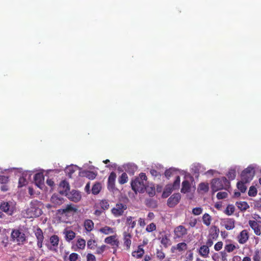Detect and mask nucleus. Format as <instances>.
Here are the masks:
<instances>
[{
    "label": "nucleus",
    "instance_id": "obj_1",
    "mask_svg": "<svg viewBox=\"0 0 261 261\" xmlns=\"http://www.w3.org/2000/svg\"><path fill=\"white\" fill-rule=\"evenodd\" d=\"M147 177L144 173H141L139 176L133 180L131 187L133 190L137 193H143L146 187Z\"/></svg>",
    "mask_w": 261,
    "mask_h": 261
},
{
    "label": "nucleus",
    "instance_id": "obj_2",
    "mask_svg": "<svg viewBox=\"0 0 261 261\" xmlns=\"http://www.w3.org/2000/svg\"><path fill=\"white\" fill-rule=\"evenodd\" d=\"M211 184L212 190L214 192H216L223 189H226L229 188L230 182L226 177H223L213 179Z\"/></svg>",
    "mask_w": 261,
    "mask_h": 261
},
{
    "label": "nucleus",
    "instance_id": "obj_3",
    "mask_svg": "<svg viewBox=\"0 0 261 261\" xmlns=\"http://www.w3.org/2000/svg\"><path fill=\"white\" fill-rule=\"evenodd\" d=\"M254 174L255 171L254 167L249 166L242 171L241 173V179L245 182H249L252 179Z\"/></svg>",
    "mask_w": 261,
    "mask_h": 261
},
{
    "label": "nucleus",
    "instance_id": "obj_4",
    "mask_svg": "<svg viewBox=\"0 0 261 261\" xmlns=\"http://www.w3.org/2000/svg\"><path fill=\"white\" fill-rule=\"evenodd\" d=\"M174 239H182L188 233L187 229L183 225H179L175 227L174 231Z\"/></svg>",
    "mask_w": 261,
    "mask_h": 261
},
{
    "label": "nucleus",
    "instance_id": "obj_5",
    "mask_svg": "<svg viewBox=\"0 0 261 261\" xmlns=\"http://www.w3.org/2000/svg\"><path fill=\"white\" fill-rule=\"evenodd\" d=\"M0 209L3 212H14L16 211L15 204L11 201H3L1 204Z\"/></svg>",
    "mask_w": 261,
    "mask_h": 261
},
{
    "label": "nucleus",
    "instance_id": "obj_6",
    "mask_svg": "<svg viewBox=\"0 0 261 261\" xmlns=\"http://www.w3.org/2000/svg\"><path fill=\"white\" fill-rule=\"evenodd\" d=\"M132 238V235L130 232H129V230L127 229V231H124L123 233V246L125 247V249L126 250H129L130 248V246L132 244V240L131 239Z\"/></svg>",
    "mask_w": 261,
    "mask_h": 261
},
{
    "label": "nucleus",
    "instance_id": "obj_7",
    "mask_svg": "<svg viewBox=\"0 0 261 261\" xmlns=\"http://www.w3.org/2000/svg\"><path fill=\"white\" fill-rule=\"evenodd\" d=\"M12 238L19 244L23 243L25 240L24 234L19 230H14L11 233Z\"/></svg>",
    "mask_w": 261,
    "mask_h": 261
},
{
    "label": "nucleus",
    "instance_id": "obj_8",
    "mask_svg": "<svg viewBox=\"0 0 261 261\" xmlns=\"http://www.w3.org/2000/svg\"><path fill=\"white\" fill-rule=\"evenodd\" d=\"M116 174L112 172L108 177L107 187L109 191H113L115 189V180Z\"/></svg>",
    "mask_w": 261,
    "mask_h": 261
},
{
    "label": "nucleus",
    "instance_id": "obj_9",
    "mask_svg": "<svg viewBox=\"0 0 261 261\" xmlns=\"http://www.w3.org/2000/svg\"><path fill=\"white\" fill-rule=\"evenodd\" d=\"M181 198V195L179 193L173 194L168 199L167 204L169 207H174L179 201Z\"/></svg>",
    "mask_w": 261,
    "mask_h": 261
},
{
    "label": "nucleus",
    "instance_id": "obj_10",
    "mask_svg": "<svg viewBox=\"0 0 261 261\" xmlns=\"http://www.w3.org/2000/svg\"><path fill=\"white\" fill-rule=\"evenodd\" d=\"M248 224L256 235L258 236L261 235V226L258 222L250 220L249 221Z\"/></svg>",
    "mask_w": 261,
    "mask_h": 261
},
{
    "label": "nucleus",
    "instance_id": "obj_11",
    "mask_svg": "<svg viewBox=\"0 0 261 261\" xmlns=\"http://www.w3.org/2000/svg\"><path fill=\"white\" fill-rule=\"evenodd\" d=\"M105 242L111 245L113 248H115V246L116 248H118L119 245V241L117 239H116V235L107 237L105 239Z\"/></svg>",
    "mask_w": 261,
    "mask_h": 261
},
{
    "label": "nucleus",
    "instance_id": "obj_12",
    "mask_svg": "<svg viewBox=\"0 0 261 261\" xmlns=\"http://www.w3.org/2000/svg\"><path fill=\"white\" fill-rule=\"evenodd\" d=\"M35 234L37 239V246L38 248H41L42 247V243L44 240L42 230L40 228L38 227L35 231Z\"/></svg>",
    "mask_w": 261,
    "mask_h": 261
},
{
    "label": "nucleus",
    "instance_id": "obj_13",
    "mask_svg": "<svg viewBox=\"0 0 261 261\" xmlns=\"http://www.w3.org/2000/svg\"><path fill=\"white\" fill-rule=\"evenodd\" d=\"M34 180L36 185L41 188L44 184V177L42 173H37L35 174Z\"/></svg>",
    "mask_w": 261,
    "mask_h": 261
},
{
    "label": "nucleus",
    "instance_id": "obj_14",
    "mask_svg": "<svg viewBox=\"0 0 261 261\" xmlns=\"http://www.w3.org/2000/svg\"><path fill=\"white\" fill-rule=\"evenodd\" d=\"M68 198L72 201L78 202L81 199V193L76 190H72L69 194H68Z\"/></svg>",
    "mask_w": 261,
    "mask_h": 261
},
{
    "label": "nucleus",
    "instance_id": "obj_15",
    "mask_svg": "<svg viewBox=\"0 0 261 261\" xmlns=\"http://www.w3.org/2000/svg\"><path fill=\"white\" fill-rule=\"evenodd\" d=\"M159 239L160 240L161 243L165 248H168L171 244V242L169 238V234H168L162 235Z\"/></svg>",
    "mask_w": 261,
    "mask_h": 261
},
{
    "label": "nucleus",
    "instance_id": "obj_16",
    "mask_svg": "<svg viewBox=\"0 0 261 261\" xmlns=\"http://www.w3.org/2000/svg\"><path fill=\"white\" fill-rule=\"evenodd\" d=\"M219 229L216 226H213L211 227L209 231L208 237L217 240L219 236Z\"/></svg>",
    "mask_w": 261,
    "mask_h": 261
},
{
    "label": "nucleus",
    "instance_id": "obj_17",
    "mask_svg": "<svg viewBox=\"0 0 261 261\" xmlns=\"http://www.w3.org/2000/svg\"><path fill=\"white\" fill-rule=\"evenodd\" d=\"M249 234L247 230L244 229L242 230L238 236V241L239 243L245 244L248 240Z\"/></svg>",
    "mask_w": 261,
    "mask_h": 261
},
{
    "label": "nucleus",
    "instance_id": "obj_18",
    "mask_svg": "<svg viewBox=\"0 0 261 261\" xmlns=\"http://www.w3.org/2000/svg\"><path fill=\"white\" fill-rule=\"evenodd\" d=\"M188 246L186 243L184 242L179 243L176 246H172L171 250L172 252H174V250H177L179 252H182L187 249Z\"/></svg>",
    "mask_w": 261,
    "mask_h": 261
},
{
    "label": "nucleus",
    "instance_id": "obj_19",
    "mask_svg": "<svg viewBox=\"0 0 261 261\" xmlns=\"http://www.w3.org/2000/svg\"><path fill=\"white\" fill-rule=\"evenodd\" d=\"M60 193L64 194L70 190L68 182L64 180L61 181L59 185Z\"/></svg>",
    "mask_w": 261,
    "mask_h": 261
},
{
    "label": "nucleus",
    "instance_id": "obj_20",
    "mask_svg": "<svg viewBox=\"0 0 261 261\" xmlns=\"http://www.w3.org/2000/svg\"><path fill=\"white\" fill-rule=\"evenodd\" d=\"M144 254V250L143 249L142 245H139L137 250L134 251L132 253V256L137 258H141Z\"/></svg>",
    "mask_w": 261,
    "mask_h": 261
},
{
    "label": "nucleus",
    "instance_id": "obj_21",
    "mask_svg": "<svg viewBox=\"0 0 261 261\" xmlns=\"http://www.w3.org/2000/svg\"><path fill=\"white\" fill-rule=\"evenodd\" d=\"M198 253L201 256L206 258L208 257L210 249L207 246L202 245L199 248Z\"/></svg>",
    "mask_w": 261,
    "mask_h": 261
},
{
    "label": "nucleus",
    "instance_id": "obj_22",
    "mask_svg": "<svg viewBox=\"0 0 261 261\" xmlns=\"http://www.w3.org/2000/svg\"><path fill=\"white\" fill-rule=\"evenodd\" d=\"M235 221L233 219L228 218L224 220V226L227 230H231L234 228Z\"/></svg>",
    "mask_w": 261,
    "mask_h": 261
},
{
    "label": "nucleus",
    "instance_id": "obj_23",
    "mask_svg": "<svg viewBox=\"0 0 261 261\" xmlns=\"http://www.w3.org/2000/svg\"><path fill=\"white\" fill-rule=\"evenodd\" d=\"M127 205L121 203H118L116 205L115 207L112 208V212H123L127 209Z\"/></svg>",
    "mask_w": 261,
    "mask_h": 261
},
{
    "label": "nucleus",
    "instance_id": "obj_24",
    "mask_svg": "<svg viewBox=\"0 0 261 261\" xmlns=\"http://www.w3.org/2000/svg\"><path fill=\"white\" fill-rule=\"evenodd\" d=\"M77 209L72 204H68L64 209H59L57 212H77Z\"/></svg>",
    "mask_w": 261,
    "mask_h": 261
},
{
    "label": "nucleus",
    "instance_id": "obj_25",
    "mask_svg": "<svg viewBox=\"0 0 261 261\" xmlns=\"http://www.w3.org/2000/svg\"><path fill=\"white\" fill-rule=\"evenodd\" d=\"M66 241L70 242L75 237V233L71 230L65 229L64 231Z\"/></svg>",
    "mask_w": 261,
    "mask_h": 261
},
{
    "label": "nucleus",
    "instance_id": "obj_26",
    "mask_svg": "<svg viewBox=\"0 0 261 261\" xmlns=\"http://www.w3.org/2000/svg\"><path fill=\"white\" fill-rule=\"evenodd\" d=\"M191 189V184L188 180H185L182 182L181 192L186 193L189 192Z\"/></svg>",
    "mask_w": 261,
    "mask_h": 261
},
{
    "label": "nucleus",
    "instance_id": "obj_27",
    "mask_svg": "<svg viewBox=\"0 0 261 261\" xmlns=\"http://www.w3.org/2000/svg\"><path fill=\"white\" fill-rule=\"evenodd\" d=\"M101 189V185L100 182L95 183L92 188V193L94 195L98 194Z\"/></svg>",
    "mask_w": 261,
    "mask_h": 261
},
{
    "label": "nucleus",
    "instance_id": "obj_28",
    "mask_svg": "<svg viewBox=\"0 0 261 261\" xmlns=\"http://www.w3.org/2000/svg\"><path fill=\"white\" fill-rule=\"evenodd\" d=\"M85 228L87 231H91L94 227V223L91 220H86L84 223Z\"/></svg>",
    "mask_w": 261,
    "mask_h": 261
},
{
    "label": "nucleus",
    "instance_id": "obj_29",
    "mask_svg": "<svg viewBox=\"0 0 261 261\" xmlns=\"http://www.w3.org/2000/svg\"><path fill=\"white\" fill-rule=\"evenodd\" d=\"M99 231L105 234H109L110 233H113L115 232L114 229L111 228L109 226H106L103 227H102L100 229Z\"/></svg>",
    "mask_w": 261,
    "mask_h": 261
},
{
    "label": "nucleus",
    "instance_id": "obj_30",
    "mask_svg": "<svg viewBox=\"0 0 261 261\" xmlns=\"http://www.w3.org/2000/svg\"><path fill=\"white\" fill-rule=\"evenodd\" d=\"M236 204L239 209L242 211H245L249 207L248 203L245 201L237 202Z\"/></svg>",
    "mask_w": 261,
    "mask_h": 261
},
{
    "label": "nucleus",
    "instance_id": "obj_31",
    "mask_svg": "<svg viewBox=\"0 0 261 261\" xmlns=\"http://www.w3.org/2000/svg\"><path fill=\"white\" fill-rule=\"evenodd\" d=\"M59 242V238L57 235H53L50 238V242L53 247H57Z\"/></svg>",
    "mask_w": 261,
    "mask_h": 261
},
{
    "label": "nucleus",
    "instance_id": "obj_32",
    "mask_svg": "<svg viewBox=\"0 0 261 261\" xmlns=\"http://www.w3.org/2000/svg\"><path fill=\"white\" fill-rule=\"evenodd\" d=\"M174 190L173 188H172L171 185H167L165 190L164 191L162 196L163 197H167L169 196V195L171 193L172 191Z\"/></svg>",
    "mask_w": 261,
    "mask_h": 261
},
{
    "label": "nucleus",
    "instance_id": "obj_33",
    "mask_svg": "<svg viewBox=\"0 0 261 261\" xmlns=\"http://www.w3.org/2000/svg\"><path fill=\"white\" fill-rule=\"evenodd\" d=\"M211 217L207 213H205L202 217V221L203 223L206 225L209 226L211 223Z\"/></svg>",
    "mask_w": 261,
    "mask_h": 261
},
{
    "label": "nucleus",
    "instance_id": "obj_34",
    "mask_svg": "<svg viewBox=\"0 0 261 261\" xmlns=\"http://www.w3.org/2000/svg\"><path fill=\"white\" fill-rule=\"evenodd\" d=\"M128 181V176L126 173H123L118 178V182L121 185H123L126 183Z\"/></svg>",
    "mask_w": 261,
    "mask_h": 261
},
{
    "label": "nucleus",
    "instance_id": "obj_35",
    "mask_svg": "<svg viewBox=\"0 0 261 261\" xmlns=\"http://www.w3.org/2000/svg\"><path fill=\"white\" fill-rule=\"evenodd\" d=\"M246 183V182L241 180V181H239L237 184V187L238 189L242 193H244L247 189V187L245 186Z\"/></svg>",
    "mask_w": 261,
    "mask_h": 261
},
{
    "label": "nucleus",
    "instance_id": "obj_36",
    "mask_svg": "<svg viewBox=\"0 0 261 261\" xmlns=\"http://www.w3.org/2000/svg\"><path fill=\"white\" fill-rule=\"evenodd\" d=\"M99 205L103 211L108 210L110 207L109 202L106 200H102L99 203Z\"/></svg>",
    "mask_w": 261,
    "mask_h": 261
},
{
    "label": "nucleus",
    "instance_id": "obj_37",
    "mask_svg": "<svg viewBox=\"0 0 261 261\" xmlns=\"http://www.w3.org/2000/svg\"><path fill=\"white\" fill-rule=\"evenodd\" d=\"M76 246L80 249H84L86 246V241L84 239H79L77 241Z\"/></svg>",
    "mask_w": 261,
    "mask_h": 261
},
{
    "label": "nucleus",
    "instance_id": "obj_38",
    "mask_svg": "<svg viewBox=\"0 0 261 261\" xmlns=\"http://www.w3.org/2000/svg\"><path fill=\"white\" fill-rule=\"evenodd\" d=\"M133 218L132 217H128L126 219V224L130 226L131 228H134L136 224L135 221H134Z\"/></svg>",
    "mask_w": 261,
    "mask_h": 261
},
{
    "label": "nucleus",
    "instance_id": "obj_39",
    "mask_svg": "<svg viewBox=\"0 0 261 261\" xmlns=\"http://www.w3.org/2000/svg\"><path fill=\"white\" fill-rule=\"evenodd\" d=\"M85 175L89 179L92 180L96 177L97 174L93 171H86L85 172Z\"/></svg>",
    "mask_w": 261,
    "mask_h": 261
},
{
    "label": "nucleus",
    "instance_id": "obj_40",
    "mask_svg": "<svg viewBox=\"0 0 261 261\" xmlns=\"http://www.w3.org/2000/svg\"><path fill=\"white\" fill-rule=\"evenodd\" d=\"M236 249V246L232 244H228L225 245L224 247V251H227V252H232L234 249Z\"/></svg>",
    "mask_w": 261,
    "mask_h": 261
},
{
    "label": "nucleus",
    "instance_id": "obj_41",
    "mask_svg": "<svg viewBox=\"0 0 261 261\" xmlns=\"http://www.w3.org/2000/svg\"><path fill=\"white\" fill-rule=\"evenodd\" d=\"M180 181V177L179 176H177L173 184L171 185L172 188H173L174 190L178 189L179 188Z\"/></svg>",
    "mask_w": 261,
    "mask_h": 261
},
{
    "label": "nucleus",
    "instance_id": "obj_42",
    "mask_svg": "<svg viewBox=\"0 0 261 261\" xmlns=\"http://www.w3.org/2000/svg\"><path fill=\"white\" fill-rule=\"evenodd\" d=\"M199 189L204 192H207L209 190V186L208 184L204 182L200 183L199 185Z\"/></svg>",
    "mask_w": 261,
    "mask_h": 261
},
{
    "label": "nucleus",
    "instance_id": "obj_43",
    "mask_svg": "<svg viewBox=\"0 0 261 261\" xmlns=\"http://www.w3.org/2000/svg\"><path fill=\"white\" fill-rule=\"evenodd\" d=\"M227 176L230 180H233L235 178L236 176V171L233 169H231L229 170Z\"/></svg>",
    "mask_w": 261,
    "mask_h": 261
},
{
    "label": "nucleus",
    "instance_id": "obj_44",
    "mask_svg": "<svg viewBox=\"0 0 261 261\" xmlns=\"http://www.w3.org/2000/svg\"><path fill=\"white\" fill-rule=\"evenodd\" d=\"M51 201L55 204H60L62 203V198H60L57 196L54 195L51 198Z\"/></svg>",
    "mask_w": 261,
    "mask_h": 261
},
{
    "label": "nucleus",
    "instance_id": "obj_45",
    "mask_svg": "<svg viewBox=\"0 0 261 261\" xmlns=\"http://www.w3.org/2000/svg\"><path fill=\"white\" fill-rule=\"evenodd\" d=\"M156 256L159 259L162 260L165 258V254L162 249H157L156 251Z\"/></svg>",
    "mask_w": 261,
    "mask_h": 261
},
{
    "label": "nucleus",
    "instance_id": "obj_46",
    "mask_svg": "<svg viewBox=\"0 0 261 261\" xmlns=\"http://www.w3.org/2000/svg\"><path fill=\"white\" fill-rule=\"evenodd\" d=\"M96 246V241L94 240H89L87 242V247L91 249H94Z\"/></svg>",
    "mask_w": 261,
    "mask_h": 261
},
{
    "label": "nucleus",
    "instance_id": "obj_47",
    "mask_svg": "<svg viewBox=\"0 0 261 261\" xmlns=\"http://www.w3.org/2000/svg\"><path fill=\"white\" fill-rule=\"evenodd\" d=\"M28 182L27 179L21 176L19 178L18 180V187L20 188L22 187L27 184Z\"/></svg>",
    "mask_w": 261,
    "mask_h": 261
},
{
    "label": "nucleus",
    "instance_id": "obj_48",
    "mask_svg": "<svg viewBox=\"0 0 261 261\" xmlns=\"http://www.w3.org/2000/svg\"><path fill=\"white\" fill-rule=\"evenodd\" d=\"M257 194V190L254 186H251L250 187L248 195L250 196H254Z\"/></svg>",
    "mask_w": 261,
    "mask_h": 261
},
{
    "label": "nucleus",
    "instance_id": "obj_49",
    "mask_svg": "<svg viewBox=\"0 0 261 261\" xmlns=\"http://www.w3.org/2000/svg\"><path fill=\"white\" fill-rule=\"evenodd\" d=\"M156 229V225L154 223H151L148 225L146 228V230L147 232H152Z\"/></svg>",
    "mask_w": 261,
    "mask_h": 261
},
{
    "label": "nucleus",
    "instance_id": "obj_50",
    "mask_svg": "<svg viewBox=\"0 0 261 261\" xmlns=\"http://www.w3.org/2000/svg\"><path fill=\"white\" fill-rule=\"evenodd\" d=\"M228 193L226 192H219L217 194V197L219 199H222L227 197Z\"/></svg>",
    "mask_w": 261,
    "mask_h": 261
},
{
    "label": "nucleus",
    "instance_id": "obj_51",
    "mask_svg": "<svg viewBox=\"0 0 261 261\" xmlns=\"http://www.w3.org/2000/svg\"><path fill=\"white\" fill-rule=\"evenodd\" d=\"M9 180V176L0 175V184H6Z\"/></svg>",
    "mask_w": 261,
    "mask_h": 261
},
{
    "label": "nucleus",
    "instance_id": "obj_52",
    "mask_svg": "<svg viewBox=\"0 0 261 261\" xmlns=\"http://www.w3.org/2000/svg\"><path fill=\"white\" fill-rule=\"evenodd\" d=\"M150 173L151 175L154 177H158L159 178L161 176L160 173L155 169H151Z\"/></svg>",
    "mask_w": 261,
    "mask_h": 261
},
{
    "label": "nucleus",
    "instance_id": "obj_53",
    "mask_svg": "<svg viewBox=\"0 0 261 261\" xmlns=\"http://www.w3.org/2000/svg\"><path fill=\"white\" fill-rule=\"evenodd\" d=\"M106 246L105 245H103L101 246L100 247L97 248L96 253L98 254H102L106 250Z\"/></svg>",
    "mask_w": 261,
    "mask_h": 261
},
{
    "label": "nucleus",
    "instance_id": "obj_54",
    "mask_svg": "<svg viewBox=\"0 0 261 261\" xmlns=\"http://www.w3.org/2000/svg\"><path fill=\"white\" fill-rule=\"evenodd\" d=\"M79 257V255L76 253H72L69 256L70 261H76Z\"/></svg>",
    "mask_w": 261,
    "mask_h": 261
},
{
    "label": "nucleus",
    "instance_id": "obj_55",
    "mask_svg": "<svg viewBox=\"0 0 261 261\" xmlns=\"http://www.w3.org/2000/svg\"><path fill=\"white\" fill-rule=\"evenodd\" d=\"M223 243L221 241L218 242L214 246V249L216 251H219L222 248Z\"/></svg>",
    "mask_w": 261,
    "mask_h": 261
},
{
    "label": "nucleus",
    "instance_id": "obj_56",
    "mask_svg": "<svg viewBox=\"0 0 261 261\" xmlns=\"http://www.w3.org/2000/svg\"><path fill=\"white\" fill-rule=\"evenodd\" d=\"M254 207L258 210L261 208V198L258 200L254 201L253 202Z\"/></svg>",
    "mask_w": 261,
    "mask_h": 261
},
{
    "label": "nucleus",
    "instance_id": "obj_57",
    "mask_svg": "<svg viewBox=\"0 0 261 261\" xmlns=\"http://www.w3.org/2000/svg\"><path fill=\"white\" fill-rule=\"evenodd\" d=\"M174 170L172 168L166 170L165 172V176L169 178L172 174Z\"/></svg>",
    "mask_w": 261,
    "mask_h": 261
},
{
    "label": "nucleus",
    "instance_id": "obj_58",
    "mask_svg": "<svg viewBox=\"0 0 261 261\" xmlns=\"http://www.w3.org/2000/svg\"><path fill=\"white\" fill-rule=\"evenodd\" d=\"M235 211V207L232 204H229L227 206L225 212H234Z\"/></svg>",
    "mask_w": 261,
    "mask_h": 261
},
{
    "label": "nucleus",
    "instance_id": "obj_59",
    "mask_svg": "<svg viewBox=\"0 0 261 261\" xmlns=\"http://www.w3.org/2000/svg\"><path fill=\"white\" fill-rule=\"evenodd\" d=\"M87 261H96L95 256L91 253H88L87 255Z\"/></svg>",
    "mask_w": 261,
    "mask_h": 261
},
{
    "label": "nucleus",
    "instance_id": "obj_60",
    "mask_svg": "<svg viewBox=\"0 0 261 261\" xmlns=\"http://www.w3.org/2000/svg\"><path fill=\"white\" fill-rule=\"evenodd\" d=\"M214 240V239H212L208 237V239L206 242V244L204 245V246H207V247L209 248V247H211L213 245Z\"/></svg>",
    "mask_w": 261,
    "mask_h": 261
},
{
    "label": "nucleus",
    "instance_id": "obj_61",
    "mask_svg": "<svg viewBox=\"0 0 261 261\" xmlns=\"http://www.w3.org/2000/svg\"><path fill=\"white\" fill-rule=\"evenodd\" d=\"M221 255V260L222 261H227V254L225 252V251H221L220 252Z\"/></svg>",
    "mask_w": 261,
    "mask_h": 261
},
{
    "label": "nucleus",
    "instance_id": "obj_62",
    "mask_svg": "<svg viewBox=\"0 0 261 261\" xmlns=\"http://www.w3.org/2000/svg\"><path fill=\"white\" fill-rule=\"evenodd\" d=\"M253 259L254 261H260V257L259 254V252L257 251L255 252V254L254 255L253 257Z\"/></svg>",
    "mask_w": 261,
    "mask_h": 261
},
{
    "label": "nucleus",
    "instance_id": "obj_63",
    "mask_svg": "<svg viewBox=\"0 0 261 261\" xmlns=\"http://www.w3.org/2000/svg\"><path fill=\"white\" fill-rule=\"evenodd\" d=\"M193 253L190 252L186 256V261H193Z\"/></svg>",
    "mask_w": 261,
    "mask_h": 261
},
{
    "label": "nucleus",
    "instance_id": "obj_64",
    "mask_svg": "<svg viewBox=\"0 0 261 261\" xmlns=\"http://www.w3.org/2000/svg\"><path fill=\"white\" fill-rule=\"evenodd\" d=\"M219 255L218 253H215L212 256V259L214 261H219Z\"/></svg>",
    "mask_w": 261,
    "mask_h": 261
}]
</instances>
